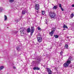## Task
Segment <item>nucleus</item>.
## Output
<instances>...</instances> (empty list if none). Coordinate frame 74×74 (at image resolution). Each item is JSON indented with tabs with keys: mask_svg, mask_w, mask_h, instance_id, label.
I'll return each instance as SVG.
<instances>
[{
	"mask_svg": "<svg viewBox=\"0 0 74 74\" xmlns=\"http://www.w3.org/2000/svg\"><path fill=\"white\" fill-rule=\"evenodd\" d=\"M71 60H73V58H72L70 56L68 60L66 61L67 62H65L64 64V67H67L69 65V64L71 63Z\"/></svg>",
	"mask_w": 74,
	"mask_h": 74,
	"instance_id": "1",
	"label": "nucleus"
},
{
	"mask_svg": "<svg viewBox=\"0 0 74 74\" xmlns=\"http://www.w3.org/2000/svg\"><path fill=\"white\" fill-rule=\"evenodd\" d=\"M49 16L51 18V19H52V18H55V16H56V14L53 12H49Z\"/></svg>",
	"mask_w": 74,
	"mask_h": 74,
	"instance_id": "2",
	"label": "nucleus"
},
{
	"mask_svg": "<svg viewBox=\"0 0 74 74\" xmlns=\"http://www.w3.org/2000/svg\"><path fill=\"white\" fill-rule=\"evenodd\" d=\"M20 30V32L21 33V36H23V34H24V32H25V31L26 30V29L25 28L21 27Z\"/></svg>",
	"mask_w": 74,
	"mask_h": 74,
	"instance_id": "3",
	"label": "nucleus"
},
{
	"mask_svg": "<svg viewBox=\"0 0 74 74\" xmlns=\"http://www.w3.org/2000/svg\"><path fill=\"white\" fill-rule=\"evenodd\" d=\"M37 41L39 42H41L42 41V37H37Z\"/></svg>",
	"mask_w": 74,
	"mask_h": 74,
	"instance_id": "4",
	"label": "nucleus"
},
{
	"mask_svg": "<svg viewBox=\"0 0 74 74\" xmlns=\"http://www.w3.org/2000/svg\"><path fill=\"white\" fill-rule=\"evenodd\" d=\"M26 13H28V11L27 10H23L22 12V15H25Z\"/></svg>",
	"mask_w": 74,
	"mask_h": 74,
	"instance_id": "5",
	"label": "nucleus"
},
{
	"mask_svg": "<svg viewBox=\"0 0 74 74\" xmlns=\"http://www.w3.org/2000/svg\"><path fill=\"white\" fill-rule=\"evenodd\" d=\"M55 29L52 30L51 32H49V35H51V36H52L53 35L54 32H55Z\"/></svg>",
	"mask_w": 74,
	"mask_h": 74,
	"instance_id": "6",
	"label": "nucleus"
},
{
	"mask_svg": "<svg viewBox=\"0 0 74 74\" xmlns=\"http://www.w3.org/2000/svg\"><path fill=\"white\" fill-rule=\"evenodd\" d=\"M35 8L36 10H38L40 8L39 4H36L35 6Z\"/></svg>",
	"mask_w": 74,
	"mask_h": 74,
	"instance_id": "7",
	"label": "nucleus"
},
{
	"mask_svg": "<svg viewBox=\"0 0 74 74\" xmlns=\"http://www.w3.org/2000/svg\"><path fill=\"white\" fill-rule=\"evenodd\" d=\"M47 71L49 74H52V71H51V69L49 68H48L47 69Z\"/></svg>",
	"mask_w": 74,
	"mask_h": 74,
	"instance_id": "8",
	"label": "nucleus"
},
{
	"mask_svg": "<svg viewBox=\"0 0 74 74\" xmlns=\"http://www.w3.org/2000/svg\"><path fill=\"white\" fill-rule=\"evenodd\" d=\"M31 33H34V27H31Z\"/></svg>",
	"mask_w": 74,
	"mask_h": 74,
	"instance_id": "9",
	"label": "nucleus"
},
{
	"mask_svg": "<svg viewBox=\"0 0 74 74\" xmlns=\"http://www.w3.org/2000/svg\"><path fill=\"white\" fill-rule=\"evenodd\" d=\"M33 70H40V68L37 67L33 68Z\"/></svg>",
	"mask_w": 74,
	"mask_h": 74,
	"instance_id": "10",
	"label": "nucleus"
},
{
	"mask_svg": "<svg viewBox=\"0 0 74 74\" xmlns=\"http://www.w3.org/2000/svg\"><path fill=\"white\" fill-rule=\"evenodd\" d=\"M57 8H58V5H57L54 6L53 8V10H56Z\"/></svg>",
	"mask_w": 74,
	"mask_h": 74,
	"instance_id": "11",
	"label": "nucleus"
},
{
	"mask_svg": "<svg viewBox=\"0 0 74 74\" xmlns=\"http://www.w3.org/2000/svg\"><path fill=\"white\" fill-rule=\"evenodd\" d=\"M65 49H68V48H69V46L67 44H66L65 46Z\"/></svg>",
	"mask_w": 74,
	"mask_h": 74,
	"instance_id": "12",
	"label": "nucleus"
},
{
	"mask_svg": "<svg viewBox=\"0 0 74 74\" xmlns=\"http://www.w3.org/2000/svg\"><path fill=\"white\" fill-rule=\"evenodd\" d=\"M4 21H6L7 19V17L6 16V15H4Z\"/></svg>",
	"mask_w": 74,
	"mask_h": 74,
	"instance_id": "13",
	"label": "nucleus"
},
{
	"mask_svg": "<svg viewBox=\"0 0 74 74\" xmlns=\"http://www.w3.org/2000/svg\"><path fill=\"white\" fill-rule=\"evenodd\" d=\"M63 27V28H66V29H68V27H67V26L65 24H64Z\"/></svg>",
	"mask_w": 74,
	"mask_h": 74,
	"instance_id": "14",
	"label": "nucleus"
},
{
	"mask_svg": "<svg viewBox=\"0 0 74 74\" xmlns=\"http://www.w3.org/2000/svg\"><path fill=\"white\" fill-rule=\"evenodd\" d=\"M30 28H28L27 30V32H28V33H29V32H30Z\"/></svg>",
	"mask_w": 74,
	"mask_h": 74,
	"instance_id": "15",
	"label": "nucleus"
},
{
	"mask_svg": "<svg viewBox=\"0 0 74 74\" xmlns=\"http://www.w3.org/2000/svg\"><path fill=\"white\" fill-rule=\"evenodd\" d=\"M3 68H4V66H0V70H3Z\"/></svg>",
	"mask_w": 74,
	"mask_h": 74,
	"instance_id": "16",
	"label": "nucleus"
},
{
	"mask_svg": "<svg viewBox=\"0 0 74 74\" xmlns=\"http://www.w3.org/2000/svg\"><path fill=\"white\" fill-rule=\"evenodd\" d=\"M38 30H40V31H41V30H42V29H41V28L39 27H38Z\"/></svg>",
	"mask_w": 74,
	"mask_h": 74,
	"instance_id": "17",
	"label": "nucleus"
},
{
	"mask_svg": "<svg viewBox=\"0 0 74 74\" xmlns=\"http://www.w3.org/2000/svg\"><path fill=\"white\" fill-rule=\"evenodd\" d=\"M73 16H74V14H71V18H73Z\"/></svg>",
	"mask_w": 74,
	"mask_h": 74,
	"instance_id": "18",
	"label": "nucleus"
},
{
	"mask_svg": "<svg viewBox=\"0 0 74 74\" xmlns=\"http://www.w3.org/2000/svg\"><path fill=\"white\" fill-rule=\"evenodd\" d=\"M54 37H55V38H56L59 37V36L57 35H55L54 36Z\"/></svg>",
	"mask_w": 74,
	"mask_h": 74,
	"instance_id": "19",
	"label": "nucleus"
},
{
	"mask_svg": "<svg viewBox=\"0 0 74 74\" xmlns=\"http://www.w3.org/2000/svg\"><path fill=\"white\" fill-rule=\"evenodd\" d=\"M16 49H17V51H19V50H20V49H19V47H16Z\"/></svg>",
	"mask_w": 74,
	"mask_h": 74,
	"instance_id": "20",
	"label": "nucleus"
},
{
	"mask_svg": "<svg viewBox=\"0 0 74 74\" xmlns=\"http://www.w3.org/2000/svg\"><path fill=\"white\" fill-rule=\"evenodd\" d=\"M42 15H44L45 14V12L44 11H42Z\"/></svg>",
	"mask_w": 74,
	"mask_h": 74,
	"instance_id": "21",
	"label": "nucleus"
},
{
	"mask_svg": "<svg viewBox=\"0 0 74 74\" xmlns=\"http://www.w3.org/2000/svg\"><path fill=\"white\" fill-rule=\"evenodd\" d=\"M10 1L11 3H12V2L14 1V0H10Z\"/></svg>",
	"mask_w": 74,
	"mask_h": 74,
	"instance_id": "22",
	"label": "nucleus"
},
{
	"mask_svg": "<svg viewBox=\"0 0 74 74\" xmlns=\"http://www.w3.org/2000/svg\"><path fill=\"white\" fill-rule=\"evenodd\" d=\"M59 7L60 8H61L62 7V4H59Z\"/></svg>",
	"mask_w": 74,
	"mask_h": 74,
	"instance_id": "23",
	"label": "nucleus"
},
{
	"mask_svg": "<svg viewBox=\"0 0 74 74\" xmlns=\"http://www.w3.org/2000/svg\"><path fill=\"white\" fill-rule=\"evenodd\" d=\"M2 10H3V8H0V12H1L2 11Z\"/></svg>",
	"mask_w": 74,
	"mask_h": 74,
	"instance_id": "24",
	"label": "nucleus"
},
{
	"mask_svg": "<svg viewBox=\"0 0 74 74\" xmlns=\"http://www.w3.org/2000/svg\"><path fill=\"white\" fill-rule=\"evenodd\" d=\"M61 8L62 11H64V10H63V8L61 7V8Z\"/></svg>",
	"mask_w": 74,
	"mask_h": 74,
	"instance_id": "25",
	"label": "nucleus"
},
{
	"mask_svg": "<svg viewBox=\"0 0 74 74\" xmlns=\"http://www.w3.org/2000/svg\"><path fill=\"white\" fill-rule=\"evenodd\" d=\"M60 55H62V54H63V52L62 51H61L60 53Z\"/></svg>",
	"mask_w": 74,
	"mask_h": 74,
	"instance_id": "26",
	"label": "nucleus"
},
{
	"mask_svg": "<svg viewBox=\"0 0 74 74\" xmlns=\"http://www.w3.org/2000/svg\"><path fill=\"white\" fill-rule=\"evenodd\" d=\"M33 32H31L30 36H32V35L33 34Z\"/></svg>",
	"mask_w": 74,
	"mask_h": 74,
	"instance_id": "27",
	"label": "nucleus"
},
{
	"mask_svg": "<svg viewBox=\"0 0 74 74\" xmlns=\"http://www.w3.org/2000/svg\"><path fill=\"white\" fill-rule=\"evenodd\" d=\"M13 68L14 69H16V67H15V66H13Z\"/></svg>",
	"mask_w": 74,
	"mask_h": 74,
	"instance_id": "28",
	"label": "nucleus"
},
{
	"mask_svg": "<svg viewBox=\"0 0 74 74\" xmlns=\"http://www.w3.org/2000/svg\"><path fill=\"white\" fill-rule=\"evenodd\" d=\"M72 7H74V4H73L72 5Z\"/></svg>",
	"mask_w": 74,
	"mask_h": 74,
	"instance_id": "29",
	"label": "nucleus"
},
{
	"mask_svg": "<svg viewBox=\"0 0 74 74\" xmlns=\"http://www.w3.org/2000/svg\"><path fill=\"white\" fill-rule=\"evenodd\" d=\"M36 12H37V13H38L39 12V11H37Z\"/></svg>",
	"mask_w": 74,
	"mask_h": 74,
	"instance_id": "30",
	"label": "nucleus"
},
{
	"mask_svg": "<svg viewBox=\"0 0 74 74\" xmlns=\"http://www.w3.org/2000/svg\"><path fill=\"white\" fill-rule=\"evenodd\" d=\"M17 32H16L15 33V34H16V33H17Z\"/></svg>",
	"mask_w": 74,
	"mask_h": 74,
	"instance_id": "31",
	"label": "nucleus"
},
{
	"mask_svg": "<svg viewBox=\"0 0 74 74\" xmlns=\"http://www.w3.org/2000/svg\"><path fill=\"white\" fill-rule=\"evenodd\" d=\"M52 5H53V4H52Z\"/></svg>",
	"mask_w": 74,
	"mask_h": 74,
	"instance_id": "32",
	"label": "nucleus"
},
{
	"mask_svg": "<svg viewBox=\"0 0 74 74\" xmlns=\"http://www.w3.org/2000/svg\"><path fill=\"white\" fill-rule=\"evenodd\" d=\"M67 37V38H69V37Z\"/></svg>",
	"mask_w": 74,
	"mask_h": 74,
	"instance_id": "33",
	"label": "nucleus"
},
{
	"mask_svg": "<svg viewBox=\"0 0 74 74\" xmlns=\"http://www.w3.org/2000/svg\"><path fill=\"white\" fill-rule=\"evenodd\" d=\"M46 24H47V23H46Z\"/></svg>",
	"mask_w": 74,
	"mask_h": 74,
	"instance_id": "34",
	"label": "nucleus"
}]
</instances>
